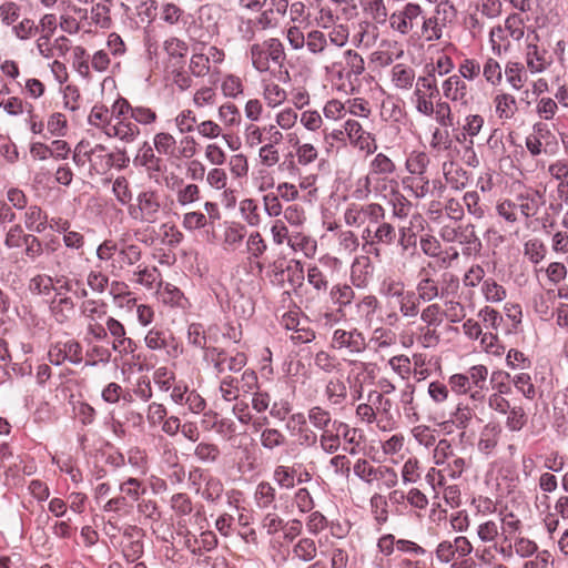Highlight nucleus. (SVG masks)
I'll return each mask as SVG.
<instances>
[{
	"instance_id": "1",
	"label": "nucleus",
	"mask_w": 568,
	"mask_h": 568,
	"mask_svg": "<svg viewBox=\"0 0 568 568\" xmlns=\"http://www.w3.org/2000/svg\"><path fill=\"white\" fill-rule=\"evenodd\" d=\"M250 57L253 68L257 72L271 71L272 65L282 67L286 53L282 41L277 38H267L250 47Z\"/></svg>"
},
{
	"instance_id": "2",
	"label": "nucleus",
	"mask_w": 568,
	"mask_h": 568,
	"mask_svg": "<svg viewBox=\"0 0 568 568\" xmlns=\"http://www.w3.org/2000/svg\"><path fill=\"white\" fill-rule=\"evenodd\" d=\"M129 216L139 223L154 224L163 213L161 195L156 190L140 192L128 207Z\"/></svg>"
},
{
	"instance_id": "3",
	"label": "nucleus",
	"mask_w": 568,
	"mask_h": 568,
	"mask_svg": "<svg viewBox=\"0 0 568 568\" xmlns=\"http://www.w3.org/2000/svg\"><path fill=\"white\" fill-rule=\"evenodd\" d=\"M385 210L381 204L369 203L366 205L351 204L344 214L345 223L351 226H361L367 223L372 227L384 220Z\"/></svg>"
},
{
	"instance_id": "4",
	"label": "nucleus",
	"mask_w": 568,
	"mask_h": 568,
	"mask_svg": "<svg viewBox=\"0 0 568 568\" xmlns=\"http://www.w3.org/2000/svg\"><path fill=\"white\" fill-rule=\"evenodd\" d=\"M423 13L424 10L418 3L407 2L389 16V28L402 36H407L415 29Z\"/></svg>"
},
{
	"instance_id": "5",
	"label": "nucleus",
	"mask_w": 568,
	"mask_h": 568,
	"mask_svg": "<svg viewBox=\"0 0 568 568\" xmlns=\"http://www.w3.org/2000/svg\"><path fill=\"white\" fill-rule=\"evenodd\" d=\"M514 203L526 220L535 217L544 221V217L538 216L541 207L546 204L544 192L534 187H524L515 195Z\"/></svg>"
},
{
	"instance_id": "6",
	"label": "nucleus",
	"mask_w": 568,
	"mask_h": 568,
	"mask_svg": "<svg viewBox=\"0 0 568 568\" xmlns=\"http://www.w3.org/2000/svg\"><path fill=\"white\" fill-rule=\"evenodd\" d=\"M415 293L419 296L423 304H425L446 297L448 288L444 284H440L439 280L435 278L428 268L423 267L418 272Z\"/></svg>"
},
{
	"instance_id": "7",
	"label": "nucleus",
	"mask_w": 568,
	"mask_h": 568,
	"mask_svg": "<svg viewBox=\"0 0 568 568\" xmlns=\"http://www.w3.org/2000/svg\"><path fill=\"white\" fill-rule=\"evenodd\" d=\"M305 45L311 53L322 55L325 62L331 63L325 67L326 71L335 70L337 62L334 61V58L338 50L329 47L327 38L322 31L313 30L308 32Z\"/></svg>"
},
{
	"instance_id": "8",
	"label": "nucleus",
	"mask_w": 568,
	"mask_h": 568,
	"mask_svg": "<svg viewBox=\"0 0 568 568\" xmlns=\"http://www.w3.org/2000/svg\"><path fill=\"white\" fill-rule=\"evenodd\" d=\"M332 347L335 349L346 348L351 354H359L366 348L365 337L356 328L352 331L338 328L333 333Z\"/></svg>"
},
{
	"instance_id": "9",
	"label": "nucleus",
	"mask_w": 568,
	"mask_h": 568,
	"mask_svg": "<svg viewBox=\"0 0 568 568\" xmlns=\"http://www.w3.org/2000/svg\"><path fill=\"white\" fill-rule=\"evenodd\" d=\"M538 550L537 544L524 536H517L511 541L500 542L498 554L505 560H510L515 555L527 558L535 555Z\"/></svg>"
},
{
	"instance_id": "10",
	"label": "nucleus",
	"mask_w": 568,
	"mask_h": 568,
	"mask_svg": "<svg viewBox=\"0 0 568 568\" xmlns=\"http://www.w3.org/2000/svg\"><path fill=\"white\" fill-rule=\"evenodd\" d=\"M50 363L60 365L64 361L79 364L82 361L81 345L75 341L52 346L48 352Z\"/></svg>"
},
{
	"instance_id": "11",
	"label": "nucleus",
	"mask_w": 568,
	"mask_h": 568,
	"mask_svg": "<svg viewBox=\"0 0 568 568\" xmlns=\"http://www.w3.org/2000/svg\"><path fill=\"white\" fill-rule=\"evenodd\" d=\"M444 95L453 102L467 105L470 100L468 87L458 74H453L443 83Z\"/></svg>"
},
{
	"instance_id": "12",
	"label": "nucleus",
	"mask_w": 568,
	"mask_h": 568,
	"mask_svg": "<svg viewBox=\"0 0 568 568\" xmlns=\"http://www.w3.org/2000/svg\"><path fill=\"white\" fill-rule=\"evenodd\" d=\"M116 257L111 263V273L118 275L120 271L135 265L142 257V251L138 245L128 244L118 247Z\"/></svg>"
},
{
	"instance_id": "13",
	"label": "nucleus",
	"mask_w": 568,
	"mask_h": 568,
	"mask_svg": "<svg viewBox=\"0 0 568 568\" xmlns=\"http://www.w3.org/2000/svg\"><path fill=\"white\" fill-rule=\"evenodd\" d=\"M106 135L125 143H132L140 135V129L136 123L132 122L131 118H124L113 121L111 126L108 128Z\"/></svg>"
},
{
	"instance_id": "14",
	"label": "nucleus",
	"mask_w": 568,
	"mask_h": 568,
	"mask_svg": "<svg viewBox=\"0 0 568 568\" xmlns=\"http://www.w3.org/2000/svg\"><path fill=\"white\" fill-rule=\"evenodd\" d=\"M88 156L91 168L99 174L108 172L113 166V156L103 144L89 142Z\"/></svg>"
},
{
	"instance_id": "15",
	"label": "nucleus",
	"mask_w": 568,
	"mask_h": 568,
	"mask_svg": "<svg viewBox=\"0 0 568 568\" xmlns=\"http://www.w3.org/2000/svg\"><path fill=\"white\" fill-rule=\"evenodd\" d=\"M283 140L284 135L280 131L273 138L270 136L268 141L260 145L258 159L262 165L273 168L280 163L281 155L277 146L282 144Z\"/></svg>"
},
{
	"instance_id": "16",
	"label": "nucleus",
	"mask_w": 568,
	"mask_h": 568,
	"mask_svg": "<svg viewBox=\"0 0 568 568\" xmlns=\"http://www.w3.org/2000/svg\"><path fill=\"white\" fill-rule=\"evenodd\" d=\"M280 130L275 124H266L258 126L254 123L248 124L244 131L245 143L250 148H256L268 141V138H273Z\"/></svg>"
},
{
	"instance_id": "17",
	"label": "nucleus",
	"mask_w": 568,
	"mask_h": 568,
	"mask_svg": "<svg viewBox=\"0 0 568 568\" xmlns=\"http://www.w3.org/2000/svg\"><path fill=\"white\" fill-rule=\"evenodd\" d=\"M379 306L374 295H366L355 304L357 321L364 326L372 327L376 321V313Z\"/></svg>"
},
{
	"instance_id": "18",
	"label": "nucleus",
	"mask_w": 568,
	"mask_h": 568,
	"mask_svg": "<svg viewBox=\"0 0 568 568\" xmlns=\"http://www.w3.org/2000/svg\"><path fill=\"white\" fill-rule=\"evenodd\" d=\"M363 239L371 244L382 243L390 245L396 239V231L392 224L382 222L375 230L372 227H365L363 231Z\"/></svg>"
},
{
	"instance_id": "19",
	"label": "nucleus",
	"mask_w": 568,
	"mask_h": 568,
	"mask_svg": "<svg viewBox=\"0 0 568 568\" xmlns=\"http://www.w3.org/2000/svg\"><path fill=\"white\" fill-rule=\"evenodd\" d=\"M154 150L155 149H153L148 142H144L134 159V163L145 168L150 174L162 171L163 161L161 158L155 155Z\"/></svg>"
},
{
	"instance_id": "20",
	"label": "nucleus",
	"mask_w": 568,
	"mask_h": 568,
	"mask_svg": "<svg viewBox=\"0 0 568 568\" xmlns=\"http://www.w3.org/2000/svg\"><path fill=\"white\" fill-rule=\"evenodd\" d=\"M364 14L376 24L384 26L389 21L388 10L384 0H359Z\"/></svg>"
},
{
	"instance_id": "21",
	"label": "nucleus",
	"mask_w": 568,
	"mask_h": 568,
	"mask_svg": "<svg viewBox=\"0 0 568 568\" xmlns=\"http://www.w3.org/2000/svg\"><path fill=\"white\" fill-rule=\"evenodd\" d=\"M110 0H103L94 3L89 12V27H98L101 29H109L112 24L110 16Z\"/></svg>"
},
{
	"instance_id": "22",
	"label": "nucleus",
	"mask_w": 568,
	"mask_h": 568,
	"mask_svg": "<svg viewBox=\"0 0 568 568\" xmlns=\"http://www.w3.org/2000/svg\"><path fill=\"white\" fill-rule=\"evenodd\" d=\"M345 67L337 71L338 77L351 80L352 77H359L365 71V62L361 54L353 50L344 52Z\"/></svg>"
},
{
	"instance_id": "23",
	"label": "nucleus",
	"mask_w": 568,
	"mask_h": 568,
	"mask_svg": "<svg viewBox=\"0 0 568 568\" xmlns=\"http://www.w3.org/2000/svg\"><path fill=\"white\" fill-rule=\"evenodd\" d=\"M547 51L537 44L529 43L526 49V64L531 73H540L548 67Z\"/></svg>"
},
{
	"instance_id": "24",
	"label": "nucleus",
	"mask_w": 568,
	"mask_h": 568,
	"mask_svg": "<svg viewBox=\"0 0 568 568\" xmlns=\"http://www.w3.org/2000/svg\"><path fill=\"white\" fill-rule=\"evenodd\" d=\"M176 203L183 209L195 207L201 201V190L199 185L194 183H184L178 189L175 194Z\"/></svg>"
},
{
	"instance_id": "25",
	"label": "nucleus",
	"mask_w": 568,
	"mask_h": 568,
	"mask_svg": "<svg viewBox=\"0 0 568 568\" xmlns=\"http://www.w3.org/2000/svg\"><path fill=\"white\" fill-rule=\"evenodd\" d=\"M48 224V215L38 205H31L24 213V225L26 227L36 233H42L45 231Z\"/></svg>"
},
{
	"instance_id": "26",
	"label": "nucleus",
	"mask_w": 568,
	"mask_h": 568,
	"mask_svg": "<svg viewBox=\"0 0 568 568\" xmlns=\"http://www.w3.org/2000/svg\"><path fill=\"white\" fill-rule=\"evenodd\" d=\"M333 428L337 432H341V436L344 440L351 445V448H345L349 455H356L358 453V446L362 443L363 435L362 432L357 428L349 427L346 423L335 420L333 423Z\"/></svg>"
},
{
	"instance_id": "27",
	"label": "nucleus",
	"mask_w": 568,
	"mask_h": 568,
	"mask_svg": "<svg viewBox=\"0 0 568 568\" xmlns=\"http://www.w3.org/2000/svg\"><path fill=\"white\" fill-rule=\"evenodd\" d=\"M494 104L496 109V113L501 120L511 119L517 112V102L514 95L500 92L495 95Z\"/></svg>"
},
{
	"instance_id": "28",
	"label": "nucleus",
	"mask_w": 568,
	"mask_h": 568,
	"mask_svg": "<svg viewBox=\"0 0 568 568\" xmlns=\"http://www.w3.org/2000/svg\"><path fill=\"white\" fill-rule=\"evenodd\" d=\"M422 27H420V37L427 42L438 41L443 38V32L445 28L438 21L436 17L433 14L429 17H425L422 14Z\"/></svg>"
},
{
	"instance_id": "29",
	"label": "nucleus",
	"mask_w": 568,
	"mask_h": 568,
	"mask_svg": "<svg viewBox=\"0 0 568 568\" xmlns=\"http://www.w3.org/2000/svg\"><path fill=\"white\" fill-rule=\"evenodd\" d=\"M420 304H423V302L415 291H407L398 300V310L403 317L416 318L420 312Z\"/></svg>"
},
{
	"instance_id": "30",
	"label": "nucleus",
	"mask_w": 568,
	"mask_h": 568,
	"mask_svg": "<svg viewBox=\"0 0 568 568\" xmlns=\"http://www.w3.org/2000/svg\"><path fill=\"white\" fill-rule=\"evenodd\" d=\"M415 80L413 68L398 63L392 68V82L397 89L409 90Z\"/></svg>"
},
{
	"instance_id": "31",
	"label": "nucleus",
	"mask_w": 568,
	"mask_h": 568,
	"mask_svg": "<svg viewBox=\"0 0 568 568\" xmlns=\"http://www.w3.org/2000/svg\"><path fill=\"white\" fill-rule=\"evenodd\" d=\"M498 524L500 542L511 541V539L520 535L521 521L513 513L506 514Z\"/></svg>"
},
{
	"instance_id": "32",
	"label": "nucleus",
	"mask_w": 568,
	"mask_h": 568,
	"mask_svg": "<svg viewBox=\"0 0 568 568\" xmlns=\"http://www.w3.org/2000/svg\"><path fill=\"white\" fill-rule=\"evenodd\" d=\"M260 442L263 448L274 450L285 446L287 438L280 429L265 427L261 430Z\"/></svg>"
},
{
	"instance_id": "33",
	"label": "nucleus",
	"mask_w": 568,
	"mask_h": 568,
	"mask_svg": "<svg viewBox=\"0 0 568 568\" xmlns=\"http://www.w3.org/2000/svg\"><path fill=\"white\" fill-rule=\"evenodd\" d=\"M427 305L420 310V321L427 325V327H438L444 322V308L435 302L426 303Z\"/></svg>"
},
{
	"instance_id": "34",
	"label": "nucleus",
	"mask_w": 568,
	"mask_h": 568,
	"mask_svg": "<svg viewBox=\"0 0 568 568\" xmlns=\"http://www.w3.org/2000/svg\"><path fill=\"white\" fill-rule=\"evenodd\" d=\"M505 77L514 90H520L527 80L524 64L509 61L505 67Z\"/></svg>"
},
{
	"instance_id": "35",
	"label": "nucleus",
	"mask_w": 568,
	"mask_h": 568,
	"mask_svg": "<svg viewBox=\"0 0 568 568\" xmlns=\"http://www.w3.org/2000/svg\"><path fill=\"white\" fill-rule=\"evenodd\" d=\"M88 121L91 125L103 130L106 134L108 128L112 124V114L110 110L103 104H95L89 114Z\"/></svg>"
},
{
	"instance_id": "36",
	"label": "nucleus",
	"mask_w": 568,
	"mask_h": 568,
	"mask_svg": "<svg viewBox=\"0 0 568 568\" xmlns=\"http://www.w3.org/2000/svg\"><path fill=\"white\" fill-rule=\"evenodd\" d=\"M81 313L88 323H95L102 320L106 314V305L104 302L97 300H85L81 304Z\"/></svg>"
},
{
	"instance_id": "37",
	"label": "nucleus",
	"mask_w": 568,
	"mask_h": 568,
	"mask_svg": "<svg viewBox=\"0 0 568 568\" xmlns=\"http://www.w3.org/2000/svg\"><path fill=\"white\" fill-rule=\"evenodd\" d=\"M153 144L155 151L169 158H174L176 155V140L175 138L168 132H159L153 138Z\"/></svg>"
},
{
	"instance_id": "38",
	"label": "nucleus",
	"mask_w": 568,
	"mask_h": 568,
	"mask_svg": "<svg viewBox=\"0 0 568 568\" xmlns=\"http://www.w3.org/2000/svg\"><path fill=\"white\" fill-rule=\"evenodd\" d=\"M406 292L405 283L392 276L385 277L379 285V294L386 298L398 301Z\"/></svg>"
},
{
	"instance_id": "39",
	"label": "nucleus",
	"mask_w": 568,
	"mask_h": 568,
	"mask_svg": "<svg viewBox=\"0 0 568 568\" xmlns=\"http://www.w3.org/2000/svg\"><path fill=\"white\" fill-rule=\"evenodd\" d=\"M307 416L310 423L321 432L331 429L329 426L333 427V423L335 422L332 419L331 413L321 406L310 408Z\"/></svg>"
},
{
	"instance_id": "40",
	"label": "nucleus",
	"mask_w": 568,
	"mask_h": 568,
	"mask_svg": "<svg viewBox=\"0 0 568 568\" xmlns=\"http://www.w3.org/2000/svg\"><path fill=\"white\" fill-rule=\"evenodd\" d=\"M325 395L332 405H341L347 397V387L339 378H332L326 384Z\"/></svg>"
},
{
	"instance_id": "41",
	"label": "nucleus",
	"mask_w": 568,
	"mask_h": 568,
	"mask_svg": "<svg viewBox=\"0 0 568 568\" xmlns=\"http://www.w3.org/2000/svg\"><path fill=\"white\" fill-rule=\"evenodd\" d=\"M293 557L304 562L312 561L317 554L316 544L312 538H302L293 546Z\"/></svg>"
},
{
	"instance_id": "42",
	"label": "nucleus",
	"mask_w": 568,
	"mask_h": 568,
	"mask_svg": "<svg viewBox=\"0 0 568 568\" xmlns=\"http://www.w3.org/2000/svg\"><path fill=\"white\" fill-rule=\"evenodd\" d=\"M74 302L68 296H57L51 303V311L55 320L60 323L67 321L73 313Z\"/></svg>"
},
{
	"instance_id": "43",
	"label": "nucleus",
	"mask_w": 568,
	"mask_h": 568,
	"mask_svg": "<svg viewBox=\"0 0 568 568\" xmlns=\"http://www.w3.org/2000/svg\"><path fill=\"white\" fill-rule=\"evenodd\" d=\"M263 98L268 106L275 108L286 100V91L275 82H264Z\"/></svg>"
},
{
	"instance_id": "44",
	"label": "nucleus",
	"mask_w": 568,
	"mask_h": 568,
	"mask_svg": "<svg viewBox=\"0 0 568 568\" xmlns=\"http://www.w3.org/2000/svg\"><path fill=\"white\" fill-rule=\"evenodd\" d=\"M194 455L202 463L213 464L220 458L221 452L217 445L201 442L195 446Z\"/></svg>"
},
{
	"instance_id": "45",
	"label": "nucleus",
	"mask_w": 568,
	"mask_h": 568,
	"mask_svg": "<svg viewBox=\"0 0 568 568\" xmlns=\"http://www.w3.org/2000/svg\"><path fill=\"white\" fill-rule=\"evenodd\" d=\"M476 531L479 540L484 544H495L500 537L499 524L493 519L480 523Z\"/></svg>"
},
{
	"instance_id": "46",
	"label": "nucleus",
	"mask_w": 568,
	"mask_h": 568,
	"mask_svg": "<svg viewBox=\"0 0 568 568\" xmlns=\"http://www.w3.org/2000/svg\"><path fill=\"white\" fill-rule=\"evenodd\" d=\"M395 171V163L384 153H377L369 164L371 174L389 175Z\"/></svg>"
},
{
	"instance_id": "47",
	"label": "nucleus",
	"mask_w": 568,
	"mask_h": 568,
	"mask_svg": "<svg viewBox=\"0 0 568 568\" xmlns=\"http://www.w3.org/2000/svg\"><path fill=\"white\" fill-rule=\"evenodd\" d=\"M429 164V158L425 152H413L406 160V169L410 174L425 176Z\"/></svg>"
},
{
	"instance_id": "48",
	"label": "nucleus",
	"mask_w": 568,
	"mask_h": 568,
	"mask_svg": "<svg viewBox=\"0 0 568 568\" xmlns=\"http://www.w3.org/2000/svg\"><path fill=\"white\" fill-rule=\"evenodd\" d=\"M433 16L436 17L446 29L456 19L457 11L450 1L443 0L435 7Z\"/></svg>"
},
{
	"instance_id": "49",
	"label": "nucleus",
	"mask_w": 568,
	"mask_h": 568,
	"mask_svg": "<svg viewBox=\"0 0 568 568\" xmlns=\"http://www.w3.org/2000/svg\"><path fill=\"white\" fill-rule=\"evenodd\" d=\"M21 16V7L14 1H4L0 4V19L3 26L12 27Z\"/></svg>"
},
{
	"instance_id": "50",
	"label": "nucleus",
	"mask_w": 568,
	"mask_h": 568,
	"mask_svg": "<svg viewBox=\"0 0 568 568\" xmlns=\"http://www.w3.org/2000/svg\"><path fill=\"white\" fill-rule=\"evenodd\" d=\"M505 29L513 40L519 41L525 34V20L520 13H511L505 20Z\"/></svg>"
},
{
	"instance_id": "51",
	"label": "nucleus",
	"mask_w": 568,
	"mask_h": 568,
	"mask_svg": "<svg viewBox=\"0 0 568 568\" xmlns=\"http://www.w3.org/2000/svg\"><path fill=\"white\" fill-rule=\"evenodd\" d=\"M207 224V217L202 211L190 210L183 214L182 225L187 231L204 229Z\"/></svg>"
},
{
	"instance_id": "52",
	"label": "nucleus",
	"mask_w": 568,
	"mask_h": 568,
	"mask_svg": "<svg viewBox=\"0 0 568 568\" xmlns=\"http://www.w3.org/2000/svg\"><path fill=\"white\" fill-rule=\"evenodd\" d=\"M38 31L39 27L36 24L34 20L29 18H24L12 26V33L22 41L31 39Z\"/></svg>"
},
{
	"instance_id": "53",
	"label": "nucleus",
	"mask_w": 568,
	"mask_h": 568,
	"mask_svg": "<svg viewBox=\"0 0 568 568\" xmlns=\"http://www.w3.org/2000/svg\"><path fill=\"white\" fill-rule=\"evenodd\" d=\"M321 448L327 453L333 454L338 450L341 446V432L334 428L322 432L320 438Z\"/></svg>"
},
{
	"instance_id": "54",
	"label": "nucleus",
	"mask_w": 568,
	"mask_h": 568,
	"mask_svg": "<svg viewBox=\"0 0 568 568\" xmlns=\"http://www.w3.org/2000/svg\"><path fill=\"white\" fill-rule=\"evenodd\" d=\"M255 500L261 508L270 507L275 500V488L267 481H261L256 487Z\"/></svg>"
},
{
	"instance_id": "55",
	"label": "nucleus",
	"mask_w": 568,
	"mask_h": 568,
	"mask_svg": "<svg viewBox=\"0 0 568 568\" xmlns=\"http://www.w3.org/2000/svg\"><path fill=\"white\" fill-rule=\"evenodd\" d=\"M273 479L281 488L291 489L295 486V471L287 466L278 465L274 469Z\"/></svg>"
},
{
	"instance_id": "56",
	"label": "nucleus",
	"mask_w": 568,
	"mask_h": 568,
	"mask_svg": "<svg viewBox=\"0 0 568 568\" xmlns=\"http://www.w3.org/2000/svg\"><path fill=\"white\" fill-rule=\"evenodd\" d=\"M511 382L516 389L526 398L532 399L536 395V388L531 382V377L527 373H519L511 377Z\"/></svg>"
},
{
	"instance_id": "57",
	"label": "nucleus",
	"mask_w": 568,
	"mask_h": 568,
	"mask_svg": "<svg viewBox=\"0 0 568 568\" xmlns=\"http://www.w3.org/2000/svg\"><path fill=\"white\" fill-rule=\"evenodd\" d=\"M470 386L473 388H486V381L488 377V368L485 365L478 364L468 368L465 373Z\"/></svg>"
},
{
	"instance_id": "58",
	"label": "nucleus",
	"mask_w": 568,
	"mask_h": 568,
	"mask_svg": "<svg viewBox=\"0 0 568 568\" xmlns=\"http://www.w3.org/2000/svg\"><path fill=\"white\" fill-rule=\"evenodd\" d=\"M240 210L248 225L256 226L260 224L261 215L258 212V206L253 199L243 200L240 204Z\"/></svg>"
},
{
	"instance_id": "59",
	"label": "nucleus",
	"mask_w": 568,
	"mask_h": 568,
	"mask_svg": "<svg viewBox=\"0 0 568 568\" xmlns=\"http://www.w3.org/2000/svg\"><path fill=\"white\" fill-rule=\"evenodd\" d=\"M248 23H253L257 30L265 31L276 28L278 26V19L275 17L274 9L268 8L263 10L254 20H250Z\"/></svg>"
},
{
	"instance_id": "60",
	"label": "nucleus",
	"mask_w": 568,
	"mask_h": 568,
	"mask_svg": "<svg viewBox=\"0 0 568 568\" xmlns=\"http://www.w3.org/2000/svg\"><path fill=\"white\" fill-rule=\"evenodd\" d=\"M220 393L224 400L233 402L240 396L239 381L232 376H225L220 383Z\"/></svg>"
},
{
	"instance_id": "61",
	"label": "nucleus",
	"mask_w": 568,
	"mask_h": 568,
	"mask_svg": "<svg viewBox=\"0 0 568 568\" xmlns=\"http://www.w3.org/2000/svg\"><path fill=\"white\" fill-rule=\"evenodd\" d=\"M134 276H136L135 282L149 290L153 288L154 283L156 282L159 277V270L153 267H141L138 266V270L133 273Z\"/></svg>"
},
{
	"instance_id": "62",
	"label": "nucleus",
	"mask_w": 568,
	"mask_h": 568,
	"mask_svg": "<svg viewBox=\"0 0 568 568\" xmlns=\"http://www.w3.org/2000/svg\"><path fill=\"white\" fill-rule=\"evenodd\" d=\"M483 75L490 84H500L503 80V71L499 62L493 58H488L483 67Z\"/></svg>"
},
{
	"instance_id": "63",
	"label": "nucleus",
	"mask_w": 568,
	"mask_h": 568,
	"mask_svg": "<svg viewBox=\"0 0 568 568\" xmlns=\"http://www.w3.org/2000/svg\"><path fill=\"white\" fill-rule=\"evenodd\" d=\"M30 234H26L20 224L12 225L4 239V245L7 248H19L26 243V237Z\"/></svg>"
},
{
	"instance_id": "64",
	"label": "nucleus",
	"mask_w": 568,
	"mask_h": 568,
	"mask_svg": "<svg viewBox=\"0 0 568 568\" xmlns=\"http://www.w3.org/2000/svg\"><path fill=\"white\" fill-rule=\"evenodd\" d=\"M474 417V410L464 403H458L456 410L452 415V422L457 428H466Z\"/></svg>"
}]
</instances>
